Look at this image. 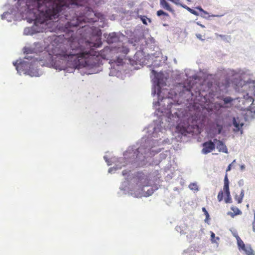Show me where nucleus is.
Here are the masks:
<instances>
[{
	"instance_id": "1",
	"label": "nucleus",
	"mask_w": 255,
	"mask_h": 255,
	"mask_svg": "<svg viewBox=\"0 0 255 255\" xmlns=\"http://www.w3.org/2000/svg\"><path fill=\"white\" fill-rule=\"evenodd\" d=\"M101 31L95 35V42L85 41L80 44V41L73 39L69 44L59 42V37H55L48 46L49 55L55 56L53 65L56 69L61 70L67 66L75 69L83 67L93 68L102 64V59H108L115 53L116 47L110 48L106 47L98 51L95 48L100 47Z\"/></svg>"
},
{
	"instance_id": "2",
	"label": "nucleus",
	"mask_w": 255,
	"mask_h": 255,
	"mask_svg": "<svg viewBox=\"0 0 255 255\" xmlns=\"http://www.w3.org/2000/svg\"><path fill=\"white\" fill-rule=\"evenodd\" d=\"M57 4H60L57 6V8L53 9V14L51 16H61L63 18V15L66 20H67L65 25L64 31L70 34V37H65L68 39V44L72 42L73 39L78 41L76 37L74 36V30L73 28L79 26L80 32H86L83 34H87L93 30L92 27L88 25H83L87 22L93 23L97 21L96 14L90 7H85L79 5L78 0H57Z\"/></svg>"
},
{
	"instance_id": "3",
	"label": "nucleus",
	"mask_w": 255,
	"mask_h": 255,
	"mask_svg": "<svg viewBox=\"0 0 255 255\" xmlns=\"http://www.w3.org/2000/svg\"><path fill=\"white\" fill-rule=\"evenodd\" d=\"M128 52L129 49L126 46L122 45L116 47L115 53L120 54L116 56V59L114 60V62L117 63L118 65H122L123 63V60L126 59V55Z\"/></svg>"
},
{
	"instance_id": "4",
	"label": "nucleus",
	"mask_w": 255,
	"mask_h": 255,
	"mask_svg": "<svg viewBox=\"0 0 255 255\" xmlns=\"http://www.w3.org/2000/svg\"><path fill=\"white\" fill-rule=\"evenodd\" d=\"M223 190L225 192L226 195L224 199L225 202L227 204L232 203V199L229 189V180L227 173L226 174L224 178Z\"/></svg>"
},
{
	"instance_id": "5",
	"label": "nucleus",
	"mask_w": 255,
	"mask_h": 255,
	"mask_svg": "<svg viewBox=\"0 0 255 255\" xmlns=\"http://www.w3.org/2000/svg\"><path fill=\"white\" fill-rule=\"evenodd\" d=\"M202 153L204 154H207L215 149L216 144L214 140L212 141L211 140H209L204 142L202 144Z\"/></svg>"
},
{
	"instance_id": "6",
	"label": "nucleus",
	"mask_w": 255,
	"mask_h": 255,
	"mask_svg": "<svg viewBox=\"0 0 255 255\" xmlns=\"http://www.w3.org/2000/svg\"><path fill=\"white\" fill-rule=\"evenodd\" d=\"M121 35L116 32L110 33L107 37V41L109 44L120 42Z\"/></svg>"
},
{
	"instance_id": "7",
	"label": "nucleus",
	"mask_w": 255,
	"mask_h": 255,
	"mask_svg": "<svg viewBox=\"0 0 255 255\" xmlns=\"http://www.w3.org/2000/svg\"><path fill=\"white\" fill-rule=\"evenodd\" d=\"M214 141L216 144V147L219 152L227 153L228 148L225 143L221 140H218L217 138H214Z\"/></svg>"
},
{
	"instance_id": "8",
	"label": "nucleus",
	"mask_w": 255,
	"mask_h": 255,
	"mask_svg": "<svg viewBox=\"0 0 255 255\" xmlns=\"http://www.w3.org/2000/svg\"><path fill=\"white\" fill-rule=\"evenodd\" d=\"M231 210L233 211L229 212L228 213V215H230L232 218H234L235 216L240 215L242 214V211L237 207L235 206H232Z\"/></svg>"
},
{
	"instance_id": "9",
	"label": "nucleus",
	"mask_w": 255,
	"mask_h": 255,
	"mask_svg": "<svg viewBox=\"0 0 255 255\" xmlns=\"http://www.w3.org/2000/svg\"><path fill=\"white\" fill-rule=\"evenodd\" d=\"M238 121V118L236 119L235 118L233 119V125L235 127V128L234 129V130L236 132L239 131L243 126L244 124L243 123H240Z\"/></svg>"
},
{
	"instance_id": "10",
	"label": "nucleus",
	"mask_w": 255,
	"mask_h": 255,
	"mask_svg": "<svg viewBox=\"0 0 255 255\" xmlns=\"http://www.w3.org/2000/svg\"><path fill=\"white\" fill-rule=\"evenodd\" d=\"M245 191L242 189L241 191L240 195H236L235 196V199L237 201L238 204H241L242 202L243 199L244 197Z\"/></svg>"
},
{
	"instance_id": "11",
	"label": "nucleus",
	"mask_w": 255,
	"mask_h": 255,
	"mask_svg": "<svg viewBox=\"0 0 255 255\" xmlns=\"http://www.w3.org/2000/svg\"><path fill=\"white\" fill-rule=\"evenodd\" d=\"M242 250L245 252L246 255H255L254 251L252 249L250 245L246 246V247L245 248H244Z\"/></svg>"
},
{
	"instance_id": "12",
	"label": "nucleus",
	"mask_w": 255,
	"mask_h": 255,
	"mask_svg": "<svg viewBox=\"0 0 255 255\" xmlns=\"http://www.w3.org/2000/svg\"><path fill=\"white\" fill-rule=\"evenodd\" d=\"M160 5L165 8L166 9L172 11V9L171 8L169 3L165 0H160Z\"/></svg>"
},
{
	"instance_id": "13",
	"label": "nucleus",
	"mask_w": 255,
	"mask_h": 255,
	"mask_svg": "<svg viewBox=\"0 0 255 255\" xmlns=\"http://www.w3.org/2000/svg\"><path fill=\"white\" fill-rule=\"evenodd\" d=\"M236 238L237 240V244L239 247V250H242L246 246H245L244 242L242 240V239L238 236H237L236 237Z\"/></svg>"
},
{
	"instance_id": "14",
	"label": "nucleus",
	"mask_w": 255,
	"mask_h": 255,
	"mask_svg": "<svg viewBox=\"0 0 255 255\" xmlns=\"http://www.w3.org/2000/svg\"><path fill=\"white\" fill-rule=\"evenodd\" d=\"M138 16L140 18V19H141V20L142 21V23L145 25L147 24V23L146 22L147 20H148L149 21V22H151V20L149 18H147L145 16L140 15Z\"/></svg>"
},
{
	"instance_id": "15",
	"label": "nucleus",
	"mask_w": 255,
	"mask_h": 255,
	"mask_svg": "<svg viewBox=\"0 0 255 255\" xmlns=\"http://www.w3.org/2000/svg\"><path fill=\"white\" fill-rule=\"evenodd\" d=\"M157 15L158 16H161V15H163V16H165L166 17H169V15L163 11L162 10H159L157 11Z\"/></svg>"
},
{
	"instance_id": "16",
	"label": "nucleus",
	"mask_w": 255,
	"mask_h": 255,
	"mask_svg": "<svg viewBox=\"0 0 255 255\" xmlns=\"http://www.w3.org/2000/svg\"><path fill=\"white\" fill-rule=\"evenodd\" d=\"M224 193L223 190H221L217 196V199L219 202H221L223 200Z\"/></svg>"
},
{
	"instance_id": "17",
	"label": "nucleus",
	"mask_w": 255,
	"mask_h": 255,
	"mask_svg": "<svg viewBox=\"0 0 255 255\" xmlns=\"http://www.w3.org/2000/svg\"><path fill=\"white\" fill-rule=\"evenodd\" d=\"M245 98L246 99V100L249 102L252 103V105L253 104V102L254 101V99L252 97L249 96V94H247L246 96H245Z\"/></svg>"
},
{
	"instance_id": "18",
	"label": "nucleus",
	"mask_w": 255,
	"mask_h": 255,
	"mask_svg": "<svg viewBox=\"0 0 255 255\" xmlns=\"http://www.w3.org/2000/svg\"><path fill=\"white\" fill-rule=\"evenodd\" d=\"M189 188L191 189V190H198V187H197V186L196 184L195 183H191L189 185Z\"/></svg>"
},
{
	"instance_id": "19",
	"label": "nucleus",
	"mask_w": 255,
	"mask_h": 255,
	"mask_svg": "<svg viewBox=\"0 0 255 255\" xmlns=\"http://www.w3.org/2000/svg\"><path fill=\"white\" fill-rule=\"evenodd\" d=\"M196 8L200 10L201 12H203V13L204 14H208V13L206 11L204 10L201 6H198L196 7Z\"/></svg>"
},
{
	"instance_id": "20",
	"label": "nucleus",
	"mask_w": 255,
	"mask_h": 255,
	"mask_svg": "<svg viewBox=\"0 0 255 255\" xmlns=\"http://www.w3.org/2000/svg\"><path fill=\"white\" fill-rule=\"evenodd\" d=\"M202 211L205 214L207 218L209 217V213H208L207 211L206 210V208L205 207H203L202 208Z\"/></svg>"
},
{
	"instance_id": "21",
	"label": "nucleus",
	"mask_w": 255,
	"mask_h": 255,
	"mask_svg": "<svg viewBox=\"0 0 255 255\" xmlns=\"http://www.w3.org/2000/svg\"><path fill=\"white\" fill-rule=\"evenodd\" d=\"M211 240L213 242H216V240H215V234L213 233V232H211Z\"/></svg>"
},
{
	"instance_id": "22",
	"label": "nucleus",
	"mask_w": 255,
	"mask_h": 255,
	"mask_svg": "<svg viewBox=\"0 0 255 255\" xmlns=\"http://www.w3.org/2000/svg\"><path fill=\"white\" fill-rule=\"evenodd\" d=\"M190 13H191L192 14L195 15H196V16H198L199 15V13L197 11H196L195 10L193 9H191L190 12Z\"/></svg>"
},
{
	"instance_id": "23",
	"label": "nucleus",
	"mask_w": 255,
	"mask_h": 255,
	"mask_svg": "<svg viewBox=\"0 0 255 255\" xmlns=\"http://www.w3.org/2000/svg\"><path fill=\"white\" fill-rule=\"evenodd\" d=\"M253 228L254 231H255V216H254V220L253 222Z\"/></svg>"
},
{
	"instance_id": "24",
	"label": "nucleus",
	"mask_w": 255,
	"mask_h": 255,
	"mask_svg": "<svg viewBox=\"0 0 255 255\" xmlns=\"http://www.w3.org/2000/svg\"><path fill=\"white\" fill-rule=\"evenodd\" d=\"M182 6L186 8L188 11L190 12L192 8H190L189 7L187 6V5H182Z\"/></svg>"
},
{
	"instance_id": "25",
	"label": "nucleus",
	"mask_w": 255,
	"mask_h": 255,
	"mask_svg": "<svg viewBox=\"0 0 255 255\" xmlns=\"http://www.w3.org/2000/svg\"><path fill=\"white\" fill-rule=\"evenodd\" d=\"M171 1H172V2L177 4L179 3V0H170Z\"/></svg>"
},
{
	"instance_id": "26",
	"label": "nucleus",
	"mask_w": 255,
	"mask_h": 255,
	"mask_svg": "<svg viewBox=\"0 0 255 255\" xmlns=\"http://www.w3.org/2000/svg\"><path fill=\"white\" fill-rule=\"evenodd\" d=\"M231 164H229L226 170V172L229 171L231 169Z\"/></svg>"
},
{
	"instance_id": "27",
	"label": "nucleus",
	"mask_w": 255,
	"mask_h": 255,
	"mask_svg": "<svg viewBox=\"0 0 255 255\" xmlns=\"http://www.w3.org/2000/svg\"><path fill=\"white\" fill-rule=\"evenodd\" d=\"M217 126L220 127V128H219V131H218V133H220L221 131V129L222 128V127L221 126H220L219 125H217Z\"/></svg>"
},
{
	"instance_id": "28",
	"label": "nucleus",
	"mask_w": 255,
	"mask_h": 255,
	"mask_svg": "<svg viewBox=\"0 0 255 255\" xmlns=\"http://www.w3.org/2000/svg\"><path fill=\"white\" fill-rule=\"evenodd\" d=\"M254 95L255 96V81L254 82Z\"/></svg>"
},
{
	"instance_id": "29",
	"label": "nucleus",
	"mask_w": 255,
	"mask_h": 255,
	"mask_svg": "<svg viewBox=\"0 0 255 255\" xmlns=\"http://www.w3.org/2000/svg\"><path fill=\"white\" fill-rule=\"evenodd\" d=\"M160 93H161V91L160 90H159V91L158 92V93H157L159 97H160Z\"/></svg>"
},
{
	"instance_id": "30",
	"label": "nucleus",
	"mask_w": 255,
	"mask_h": 255,
	"mask_svg": "<svg viewBox=\"0 0 255 255\" xmlns=\"http://www.w3.org/2000/svg\"><path fill=\"white\" fill-rule=\"evenodd\" d=\"M197 37L199 38H201V35L200 34L197 35Z\"/></svg>"
},
{
	"instance_id": "31",
	"label": "nucleus",
	"mask_w": 255,
	"mask_h": 255,
	"mask_svg": "<svg viewBox=\"0 0 255 255\" xmlns=\"http://www.w3.org/2000/svg\"><path fill=\"white\" fill-rule=\"evenodd\" d=\"M241 168L242 169H243L245 168V166L244 165H242Z\"/></svg>"
},
{
	"instance_id": "32",
	"label": "nucleus",
	"mask_w": 255,
	"mask_h": 255,
	"mask_svg": "<svg viewBox=\"0 0 255 255\" xmlns=\"http://www.w3.org/2000/svg\"><path fill=\"white\" fill-rule=\"evenodd\" d=\"M126 173V171H123V175H125Z\"/></svg>"
},
{
	"instance_id": "33",
	"label": "nucleus",
	"mask_w": 255,
	"mask_h": 255,
	"mask_svg": "<svg viewBox=\"0 0 255 255\" xmlns=\"http://www.w3.org/2000/svg\"><path fill=\"white\" fill-rule=\"evenodd\" d=\"M200 25L201 27H204V25H202V24H200Z\"/></svg>"
},
{
	"instance_id": "34",
	"label": "nucleus",
	"mask_w": 255,
	"mask_h": 255,
	"mask_svg": "<svg viewBox=\"0 0 255 255\" xmlns=\"http://www.w3.org/2000/svg\"><path fill=\"white\" fill-rule=\"evenodd\" d=\"M170 106H171V105H167V108H169V107H170Z\"/></svg>"
},
{
	"instance_id": "35",
	"label": "nucleus",
	"mask_w": 255,
	"mask_h": 255,
	"mask_svg": "<svg viewBox=\"0 0 255 255\" xmlns=\"http://www.w3.org/2000/svg\"><path fill=\"white\" fill-rule=\"evenodd\" d=\"M169 98H170L169 96H168V97H167L166 98H165L164 99H166V98L169 99Z\"/></svg>"
},
{
	"instance_id": "36",
	"label": "nucleus",
	"mask_w": 255,
	"mask_h": 255,
	"mask_svg": "<svg viewBox=\"0 0 255 255\" xmlns=\"http://www.w3.org/2000/svg\"><path fill=\"white\" fill-rule=\"evenodd\" d=\"M217 240H219V237H216V238Z\"/></svg>"
},
{
	"instance_id": "37",
	"label": "nucleus",
	"mask_w": 255,
	"mask_h": 255,
	"mask_svg": "<svg viewBox=\"0 0 255 255\" xmlns=\"http://www.w3.org/2000/svg\"><path fill=\"white\" fill-rule=\"evenodd\" d=\"M187 91H188L189 92H190V89H187Z\"/></svg>"
},
{
	"instance_id": "38",
	"label": "nucleus",
	"mask_w": 255,
	"mask_h": 255,
	"mask_svg": "<svg viewBox=\"0 0 255 255\" xmlns=\"http://www.w3.org/2000/svg\"><path fill=\"white\" fill-rule=\"evenodd\" d=\"M220 37H223L224 36H223V35H220Z\"/></svg>"
}]
</instances>
